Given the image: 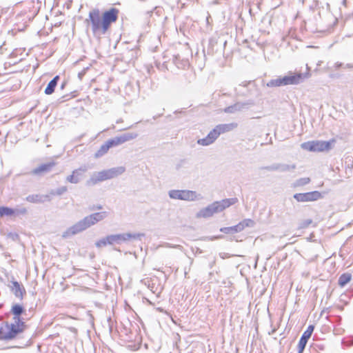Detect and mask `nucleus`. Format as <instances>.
<instances>
[{
  "label": "nucleus",
  "instance_id": "nucleus-1",
  "mask_svg": "<svg viewBox=\"0 0 353 353\" xmlns=\"http://www.w3.org/2000/svg\"><path fill=\"white\" fill-rule=\"evenodd\" d=\"M107 216V212H96L88 215L76 223L74 225L68 228L65 232H63L62 237L64 239L71 237L85 230L87 228L103 220Z\"/></svg>",
  "mask_w": 353,
  "mask_h": 353
},
{
  "label": "nucleus",
  "instance_id": "nucleus-2",
  "mask_svg": "<svg viewBox=\"0 0 353 353\" xmlns=\"http://www.w3.org/2000/svg\"><path fill=\"white\" fill-rule=\"evenodd\" d=\"M237 202L236 198L225 199L220 201H215L207 207L202 208L197 213V218H209L216 213L224 210L225 208Z\"/></svg>",
  "mask_w": 353,
  "mask_h": 353
},
{
  "label": "nucleus",
  "instance_id": "nucleus-3",
  "mask_svg": "<svg viewBox=\"0 0 353 353\" xmlns=\"http://www.w3.org/2000/svg\"><path fill=\"white\" fill-rule=\"evenodd\" d=\"M125 171V168L124 166H118L94 172L90 179L87 181L86 184L89 186L94 185L99 182L117 177L123 174Z\"/></svg>",
  "mask_w": 353,
  "mask_h": 353
},
{
  "label": "nucleus",
  "instance_id": "nucleus-4",
  "mask_svg": "<svg viewBox=\"0 0 353 353\" xmlns=\"http://www.w3.org/2000/svg\"><path fill=\"white\" fill-rule=\"evenodd\" d=\"M308 77V74L289 72L288 75L272 79L266 84L268 87H281L289 85H297Z\"/></svg>",
  "mask_w": 353,
  "mask_h": 353
},
{
  "label": "nucleus",
  "instance_id": "nucleus-5",
  "mask_svg": "<svg viewBox=\"0 0 353 353\" xmlns=\"http://www.w3.org/2000/svg\"><path fill=\"white\" fill-rule=\"evenodd\" d=\"M24 323H2L0 325V340H10L23 330Z\"/></svg>",
  "mask_w": 353,
  "mask_h": 353
},
{
  "label": "nucleus",
  "instance_id": "nucleus-6",
  "mask_svg": "<svg viewBox=\"0 0 353 353\" xmlns=\"http://www.w3.org/2000/svg\"><path fill=\"white\" fill-rule=\"evenodd\" d=\"M334 143L335 139H334L328 141H311L301 143V148L310 152H325L329 151Z\"/></svg>",
  "mask_w": 353,
  "mask_h": 353
},
{
  "label": "nucleus",
  "instance_id": "nucleus-7",
  "mask_svg": "<svg viewBox=\"0 0 353 353\" xmlns=\"http://www.w3.org/2000/svg\"><path fill=\"white\" fill-rule=\"evenodd\" d=\"M170 198L187 201L200 200L202 196L195 191L188 190H172L168 192Z\"/></svg>",
  "mask_w": 353,
  "mask_h": 353
},
{
  "label": "nucleus",
  "instance_id": "nucleus-8",
  "mask_svg": "<svg viewBox=\"0 0 353 353\" xmlns=\"http://www.w3.org/2000/svg\"><path fill=\"white\" fill-rule=\"evenodd\" d=\"M143 233H121L109 235V240H110L111 245H121L124 243H128L133 240H141L144 236Z\"/></svg>",
  "mask_w": 353,
  "mask_h": 353
},
{
  "label": "nucleus",
  "instance_id": "nucleus-9",
  "mask_svg": "<svg viewBox=\"0 0 353 353\" xmlns=\"http://www.w3.org/2000/svg\"><path fill=\"white\" fill-rule=\"evenodd\" d=\"M90 23L91 29L94 34H103V19L98 9H94L89 12V19L86 20Z\"/></svg>",
  "mask_w": 353,
  "mask_h": 353
},
{
  "label": "nucleus",
  "instance_id": "nucleus-10",
  "mask_svg": "<svg viewBox=\"0 0 353 353\" xmlns=\"http://www.w3.org/2000/svg\"><path fill=\"white\" fill-rule=\"evenodd\" d=\"M119 10L116 8H111L108 11H105L102 16L103 19V34H105L108 30L110 24L115 22L118 18Z\"/></svg>",
  "mask_w": 353,
  "mask_h": 353
},
{
  "label": "nucleus",
  "instance_id": "nucleus-11",
  "mask_svg": "<svg viewBox=\"0 0 353 353\" xmlns=\"http://www.w3.org/2000/svg\"><path fill=\"white\" fill-rule=\"evenodd\" d=\"M254 225V221L251 219H245L234 226L221 228L220 231L225 234L236 233L242 231L246 227H253Z\"/></svg>",
  "mask_w": 353,
  "mask_h": 353
},
{
  "label": "nucleus",
  "instance_id": "nucleus-12",
  "mask_svg": "<svg viewBox=\"0 0 353 353\" xmlns=\"http://www.w3.org/2000/svg\"><path fill=\"white\" fill-rule=\"evenodd\" d=\"M321 197V194L318 191H313L306 193H296L294 198L298 202H307L316 201Z\"/></svg>",
  "mask_w": 353,
  "mask_h": 353
},
{
  "label": "nucleus",
  "instance_id": "nucleus-13",
  "mask_svg": "<svg viewBox=\"0 0 353 353\" xmlns=\"http://www.w3.org/2000/svg\"><path fill=\"white\" fill-rule=\"evenodd\" d=\"M88 170V167L85 165L81 166V168L74 170L70 175H68L65 181L70 183L77 184L79 183L83 178V174Z\"/></svg>",
  "mask_w": 353,
  "mask_h": 353
},
{
  "label": "nucleus",
  "instance_id": "nucleus-14",
  "mask_svg": "<svg viewBox=\"0 0 353 353\" xmlns=\"http://www.w3.org/2000/svg\"><path fill=\"white\" fill-rule=\"evenodd\" d=\"M296 168L295 164L274 163L264 168L268 171H279L281 172H290Z\"/></svg>",
  "mask_w": 353,
  "mask_h": 353
},
{
  "label": "nucleus",
  "instance_id": "nucleus-15",
  "mask_svg": "<svg viewBox=\"0 0 353 353\" xmlns=\"http://www.w3.org/2000/svg\"><path fill=\"white\" fill-rule=\"evenodd\" d=\"M314 329V326L310 325L307 327V330L303 332L302 336L300 339V341L298 344L299 353H303L305 345L307 343L308 339L310 338L313 331Z\"/></svg>",
  "mask_w": 353,
  "mask_h": 353
},
{
  "label": "nucleus",
  "instance_id": "nucleus-16",
  "mask_svg": "<svg viewBox=\"0 0 353 353\" xmlns=\"http://www.w3.org/2000/svg\"><path fill=\"white\" fill-rule=\"evenodd\" d=\"M238 124L236 123H230L217 125L212 130L215 132L217 138L221 134L225 132L232 131L236 128Z\"/></svg>",
  "mask_w": 353,
  "mask_h": 353
},
{
  "label": "nucleus",
  "instance_id": "nucleus-17",
  "mask_svg": "<svg viewBox=\"0 0 353 353\" xmlns=\"http://www.w3.org/2000/svg\"><path fill=\"white\" fill-rule=\"evenodd\" d=\"M51 196L49 194H30L26 196V200L28 202L33 203H42L45 201H50Z\"/></svg>",
  "mask_w": 353,
  "mask_h": 353
},
{
  "label": "nucleus",
  "instance_id": "nucleus-18",
  "mask_svg": "<svg viewBox=\"0 0 353 353\" xmlns=\"http://www.w3.org/2000/svg\"><path fill=\"white\" fill-rule=\"evenodd\" d=\"M217 139L215 132L212 130L208 133L207 137L197 140V143L201 145L208 146L213 143Z\"/></svg>",
  "mask_w": 353,
  "mask_h": 353
},
{
  "label": "nucleus",
  "instance_id": "nucleus-19",
  "mask_svg": "<svg viewBox=\"0 0 353 353\" xmlns=\"http://www.w3.org/2000/svg\"><path fill=\"white\" fill-rule=\"evenodd\" d=\"M55 163L54 162H50L48 163H45L39 165V167L34 168L32 171V174L34 175H39L43 173L48 172L51 170V169L54 166Z\"/></svg>",
  "mask_w": 353,
  "mask_h": 353
},
{
  "label": "nucleus",
  "instance_id": "nucleus-20",
  "mask_svg": "<svg viewBox=\"0 0 353 353\" xmlns=\"http://www.w3.org/2000/svg\"><path fill=\"white\" fill-rule=\"evenodd\" d=\"M11 290L16 297L22 299L23 294H26L25 288L21 286L19 282L13 281L12 283Z\"/></svg>",
  "mask_w": 353,
  "mask_h": 353
},
{
  "label": "nucleus",
  "instance_id": "nucleus-21",
  "mask_svg": "<svg viewBox=\"0 0 353 353\" xmlns=\"http://www.w3.org/2000/svg\"><path fill=\"white\" fill-rule=\"evenodd\" d=\"M248 103H236L232 105L228 106L224 109V112L226 113H234L238 111H241L244 108H246Z\"/></svg>",
  "mask_w": 353,
  "mask_h": 353
},
{
  "label": "nucleus",
  "instance_id": "nucleus-22",
  "mask_svg": "<svg viewBox=\"0 0 353 353\" xmlns=\"http://www.w3.org/2000/svg\"><path fill=\"white\" fill-rule=\"evenodd\" d=\"M23 308L21 305L16 304L12 307V312L14 315V320L15 323H21L19 316L23 313Z\"/></svg>",
  "mask_w": 353,
  "mask_h": 353
},
{
  "label": "nucleus",
  "instance_id": "nucleus-23",
  "mask_svg": "<svg viewBox=\"0 0 353 353\" xmlns=\"http://www.w3.org/2000/svg\"><path fill=\"white\" fill-rule=\"evenodd\" d=\"M112 148L111 145L109 143L108 140L103 143L100 148L97 151V152L94 154L95 158H99L103 157L104 154H105L109 149Z\"/></svg>",
  "mask_w": 353,
  "mask_h": 353
},
{
  "label": "nucleus",
  "instance_id": "nucleus-24",
  "mask_svg": "<svg viewBox=\"0 0 353 353\" xmlns=\"http://www.w3.org/2000/svg\"><path fill=\"white\" fill-rule=\"evenodd\" d=\"M351 279L352 276L350 273H344L340 276L338 283L341 287H344L351 281Z\"/></svg>",
  "mask_w": 353,
  "mask_h": 353
},
{
  "label": "nucleus",
  "instance_id": "nucleus-25",
  "mask_svg": "<svg viewBox=\"0 0 353 353\" xmlns=\"http://www.w3.org/2000/svg\"><path fill=\"white\" fill-rule=\"evenodd\" d=\"M15 214V210L8 207H0V216H12Z\"/></svg>",
  "mask_w": 353,
  "mask_h": 353
},
{
  "label": "nucleus",
  "instance_id": "nucleus-26",
  "mask_svg": "<svg viewBox=\"0 0 353 353\" xmlns=\"http://www.w3.org/2000/svg\"><path fill=\"white\" fill-rule=\"evenodd\" d=\"M121 137L123 141V143L133 140L138 137V134L136 132H127L121 134Z\"/></svg>",
  "mask_w": 353,
  "mask_h": 353
},
{
  "label": "nucleus",
  "instance_id": "nucleus-27",
  "mask_svg": "<svg viewBox=\"0 0 353 353\" xmlns=\"http://www.w3.org/2000/svg\"><path fill=\"white\" fill-rule=\"evenodd\" d=\"M107 245H111L110 240H109V235L106 236L104 238H102V239H99V241H97L95 243L96 247L99 248H102V247H105Z\"/></svg>",
  "mask_w": 353,
  "mask_h": 353
},
{
  "label": "nucleus",
  "instance_id": "nucleus-28",
  "mask_svg": "<svg viewBox=\"0 0 353 353\" xmlns=\"http://www.w3.org/2000/svg\"><path fill=\"white\" fill-rule=\"evenodd\" d=\"M108 141L112 148L124 143L121 135L117 136L111 139H109Z\"/></svg>",
  "mask_w": 353,
  "mask_h": 353
},
{
  "label": "nucleus",
  "instance_id": "nucleus-29",
  "mask_svg": "<svg viewBox=\"0 0 353 353\" xmlns=\"http://www.w3.org/2000/svg\"><path fill=\"white\" fill-rule=\"evenodd\" d=\"M310 182V179L309 177L300 178L296 180L294 183V187H300L303 186L305 185L308 184Z\"/></svg>",
  "mask_w": 353,
  "mask_h": 353
},
{
  "label": "nucleus",
  "instance_id": "nucleus-30",
  "mask_svg": "<svg viewBox=\"0 0 353 353\" xmlns=\"http://www.w3.org/2000/svg\"><path fill=\"white\" fill-rule=\"evenodd\" d=\"M68 191V188L66 186H61L60 188H58L56 190H52L50 192L49 195H62L63 194L65 193Z\"/></svg>",
  "mask_w": 353,
  "mask_h": 353
},
{
  "label": "nucleus",
  "instance_id": "nucleus-31",
  "mask_svg": "<svg viewBox=\"0 0 353 353\" xmlns=\"http://www.w3.org/2000/svg\"><path fill=\"white\" fill-rule=\"evenodd\" d=\"M59 79V76L54 77L48 84L47 87L46 88H54L57 85V82Z\"/></svg>",
  "mask_w": 353,
  "mask_h": 353
},
{
  "label": "nucleus",
  "instance_id": "nucleus-32",
  "mask_svg": "<svg viewBox=\"0 0 353 353\" xmlns=\"http://www.w3.org/2000/svg\"><path fill=\"white\" fill-rule=\"evenodd\" d=\"M312 223V219H305L301 223L300 228H305L308 227Z\"/></svg>",
  "mask_w": 353,
  "mask_h": 353
},
{
  "label": "nucleus",
  "instance_id": "nucleus-33",
  "mask_svg": "<svg viewBox=\"0 0 353 353\" xmlns=\"http://www.w3.org/2000/svg\"><path fill=\"white\" fill-rule=\"evenodd\" d=\"M240 85L243 86V87H247V86L254 87V86H256L255 82L254 81H248V82H243Z\"/></svg>",
  "mask_w": 353,
  "mask_h": 353
},
{
  "label": "nucleus",
  "instance_id": "nucleus-34",
  "mask_svg": "<svg viewBox=\"0 0 353 353\" xmlns=\"http://www.w3.org/2000/svg\"><path fill=\"white\" fill-rule=\"evenodd\" d=\"M15 212H17V214H24L27 212V210L26 208H21L20 210H15Z\"/></svg>",
  "mask_w": 353,
  "mask_h": 353
},
{
  "label": "nucleus",
  "instance_id": "nucleus-35",
  "mask_svg": "<svg viewBox=\"0 0 353 353\" xmlns=\"http://www.w3.org/2000/svg\"><path fill=\"white\" fill-rule=\"evenodd\" d=\"M54 90H45V93L48 95L52 94L54 92Z\"/></svg>",
  "mask_w": 353,
  "mask_h": 353
},
{
  "label": "nucleus",
  "instance_id": "nucleus-36",
  "mask_svg": "<svg viewBox=\"0 0 353 353\" xmlns=\"http://www.w3.org/2000/svg\"><path fill=\"white\" fill-rule=\"evenodd\" d=\"M165 247H168V248H179L180 245H170L169 243H166L165 244Z\"/></svg>",
  "mask_w": 353,
  "mask_h": 353
},
{
  "label": "nucleus",
  "instance_id": "nucleus-37",
  "mask_svg": "<svg viewBox=\"0 0 353 353\" xmlns=\"http://www.w3.org/2000/svg\"><path fill=\"white\" fill-rule=\"evenodd\" d=\"M343 64L341 63H335V68L336 69H338L339 67H341Z\"/></svg>",
  "mask_w": 353,
  "mask_h": 353
},
{
  "label": "nucleus",
  "instance_id": "nucleus-38",
  "mask_svg": "<svg viewBox=\"0 0 353 353\" xmlns=\"http://www.w3.org/2000/svg\"><path fill=\"white\" fill-rule=\"evenodd\" d=\"M178 59V57H174V63L176 65L177 67L179 68V65H178V63H176V60Z\"/></svg>",
  "mask_w": 353,
  "mask_h": 353
},
{
  "label": "nucleus",
  "instance_id": "nucleus-39",
  "mask_svg": "<svg viewBox=\"0 0 353 353\" xmlns=\"http://www.w3.org/2000/svg\"><path fill=\"white\" fill-rule=\"evenodd\" d=\"M209 19H210V15H208L206 18V22L207 23H209Z\"/></svg>",
  "mask_w": 353,
  "mask_h": 353
},
{
  "label": "nucleus",
  "instance_id": "nucleus-40",
  "mask_svg": "<svg viewBox=\"0 0 353 353\" xmlns=\"http://www.w3.org/2000/svg\"><path fill=\"white\" fill-rule=\"evenodd\" d=\"M96 208L98 209V210H101V209H102V206L101 205H99Z\"/></svg>",
  "mask_w": 353,
  "mask_h": 353
},
{
  "label": "nucleus",
  "instance_id": "nucleus-41",
  "mask_svg": "<svg viewBox=\"0 0 353 353\" xmlns=\"http://www.w3.org/2000/svg\"><path fill=\"white\" fill-rule=\"evenodd\" d=\"M350 67H352V66H351L350 64H347V65H345V68H350Z\"/></svg>",
  "mask_w": 353,
  "mask_h": 353
},
{
  "label": "nucleus",
  "instance_id": "nucleus-42",
  "mask_svg": "<svg viewBox=\"0 0 353 353\" xmlns=\"http://www.w3.org/2000/svg\"><path fill=\"white\" fill-rule=\"evenodd\" d=\"M63 87H64V85H63V84H62V85H61V88H63Z\"/></svg>",
  "mask_w": 353,
  "mask_h": 353
}]
</instances>
